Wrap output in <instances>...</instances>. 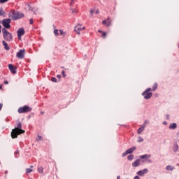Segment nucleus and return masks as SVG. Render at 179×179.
Masks as SVG:
<instances>
[{"instance_id": "f257e3e1", "label": "nucleus", "mask_w": 179, "mask_h": 179, "mask_svg": "<svg viewBox=\"0 0 179 179\" xmlns=\"http://www.w3.org/2000/svg\"><path fill=\"white\" fill-rule=\"evenodd\" d=\"M25 131L22 129V122L17 121L15 128L11 131V138L13 139H16L17 135H22L24 134Z\"/></svg>"}, {"instance_id": "f03ea898", "label": "nucleus", "mask_w": 179, "mask_h": 179, "mask_svg": "<svg viewBox=\"0 0 179 179\" xmlns=\"http://www.w3.org/2000/svg\"><path fill=\"white\" fill-rule=\"evenodd\" d=\"M8 16L13 20H17V19H22V17H24V14L15 11V10H12L9 13Z\"/></svg>"}, {"instance_id": "7ed1b4c3", "label": "nucleus", "mask_w": 179, "mask_h": 179, "mask_svg": "<svg viewBox=\"0 0 179 179\" xmlns=\"http://www.w3.org/2000/svg\"><path fill=\"white\" fill-rule=\"evenodd\" d=\"M1 31L3 33V37L4 40H6V41H12V40H13L12 34H10V32H9L8 30H6V29L3 28L1 29Z\"/></svg>"}, {"instance_id": "20e7f679", "label": "nucleus", "mask_w": 179, "mask_h": 179, "mask_svg": "<svg viewBox=\"0 0 179 179\" xmlns=\"http://www.w3.org/2000/svg\"><path fill=\"white\" fill-rule=\"evenodd\" d=\"M150 92H152V88H148L142 93V96H143L145 100H149L153 96V94Z\"/></svg>"}, {"instance_id": "39448f33", "label": "nucleus", "mask_w": 179, "mask_h": 179, "mask_svg": "<svg viewBox=\"0 0 179 179\" xmlns=\"http://www.w3.org/2000/svg\"><path fill=\"white\" fill-rule=\"evenodd\" d=\"M30 111H31V108H30V106H27L20 107L18 109V113L20 114H23V113H30Z\"/></svg>"}, {"instance_id": "423d86ee", "label": "nucleus", "mask_w": 179, "mask_h": 179, "mask_svg": "<svg viewBox=\"0 0 179 179\" xmlns=\"http://www.w3.org/2000/svg\"><path fill=\"white\" fill-rule=\"evenodd\" d=\"M151 156L150 155H144L139 157V159L142 160L143 163H152V160H150Z\"/></svg>"}, {"instance_id": "0eeeda50", "label": "nucleus", "mask_w": 179, "mask_h": 179, "mask_svg": "<svg viewBox=\"0 0 179 179\" xmlns=\"http://www.w3.org/2000/svg\"><path fill=\"white\" fill-rule=\"evenodd\" d=\"M10 22H12V20L10 18L3 20L2 24L4 29H10Z\"/></svg>"}, {"instance_id": "6e6552de", "label": "nucleus", "mask_w": 179, "mask_h": 179, "mask_svg": "<svg viewBox=\"0 0 179 179\" xmlns=\"http://www.w3.org/2000/svg\"><path fill=\"white\" fill-rule=\"evenodd\" d=\"M25 52H26V50H24V49L20 50L16 55L17 58H18V59H23V58H24Z\"/></svg>"}, {"instance_id": "1a4fd4ad", "label": "nucleus", "mask_w": 179, "mask_h": 179, "mask_svg": "<svg viewBox=\"0 0 179 179\" xmlns=\"http://www.w3.org/2000/svg\"><path fill=\"white\" fill-rule=\"evenodd\" d=\"M24 28H20L18 29L17 31L18 40H22V36H24Z\"/></svg>"}, {"instance_id": "9d476101", "label": "nucleus", "mask_w": 179, "mask_h": 179, "mask_svg": "<svg viewBox=\"0 0 179 179\" xmlns=\"http://www.w3.org/2000/svg\"><path fill=\"white\" fill-rule=\"evenodd\" d=\"M85 27H82V25L80 24H77L76 27H75V31L76 33H77L78 35L80 34V31H82V30H85Z\"/></svg>"}, {"instance_id": "9b49d317", "label": "nucleus", "mask_w": 179, "mask_h": 179, "mask_svg": "<svg viewBox=\"0 0 179 179\" xmlns=\"http://www.w3.org/2000/svg\"><path fill=\"white\" fill-rule=\"evenodd\" d=\"M148 173H149V170L148 169H145L142 171H138L137 175L143 177V176H145V174H148Z\"/></svg>"}, {"instance_id": "f8f14e48", "label": "nucleus", "mask_w": 179, "mask_h": 179, "mask_svg": "<svg viewBox=\"0 0 179 179\" xmlns=\"http://www.w3.org/2000/svg\"><path fill=\"white\" fill-rule=\"evenodd\" d=\"M8 69L11 73L16 74V66H13V64H8Z\"/></svg>"}, {"instance_id": "ddd939ff", "label": "nucleus", "mask_w": 179, "mask_h": 179, "mask_svg": "<svg viewBox=\"0 0 179 179\" xmlns=\"http://www.w3.org/2000/svg\"><path fill=\"white\" fill-rule=\"evenodd\" d=\"M102 24L107 27L111 26V19H110V17H108L106 20H104L102 22Z\"/></svg>"}, {"instance_id": "4468645a", "label": "nucleus", "mask_w": 179, "mask_h": 179, "mask_svg": "<svg viewBox=\"0 0 179 179\" xmlns=\"http://www.w3.org/2000/svg\"><path fill=\"white\" fill-rule=\"evenodd\" d=\"M3 45L5 48V50H6V51H9V50H10V48L9 47V45L7 44V43H6L5 41H3Z\"/></svg>"}, {"instance_id": "2eb2a0df", "label": "nucleus", "mask_w": 179, "mask_h": 179, "mask_svg": "<svg viewBox=\"0 0 179 179\" xmlns=\"http://www.w3.org/2000/svg\"><path fill=\"white\" fill-rule=\"evenodd\" d=\"M134 150H136V147H132L131 148H129L126 151L127 152V154L129 155V154L132 153L133 152H134Z\"/></svg>"}, {"instance_id": "dca6fc26", "label": "nucleus", "mask_w": 179, "mask_h": 179, "mask_svg": "<svg viewBox=\"0 0 179 179\" xmlns=\"http://www.w3.org/2000/svg\"><path fill=\"white\" fill-rule=\"evenodd\" d=\"M158 86L159 85H157V83H155L153 84L152 89L151 88V92H156V90H157Z\"/></svg>"}, {"instance_id": "f3484780", "label": "nucleus", "mask_w": 179, "mask_h": 179, "mask_svg": "<svg viewBox=\"0 0 179 179\" xmlns=\"http://www.w3.org/2000/svg\"><path fill=\"white\" fill-rule=\"evenodd\" d=\"M140 160L139 159H136L133 164L132 166L133 167H138V166H139L140 164Z\"/></svg>"}, {"instance_id": "a211bd4d", "label": "nucleus", "mask_w": 179, "mask_h": 179, "mask_svg": "<svg viewBox=\"0 0 179 179\" xmlns=\"http://www.w3.org/2000/svg\"><path fill=\"white\" fill-rule=\"evenodd\" d=\"M145 125L141 126L138 129V134H142L143 131H145Z\"/></svg>"}, {"instance_id": "6ab92c4d", "label": "nucleus", "mask_w": 179, "mask_h": 179, "mask_svg": "<svg viewBox=\"0 0 179 179\" xmlns=\"http://www.w3.org/2000/svg\"><path fill=\"white\" fill-rule=\"evenodd\" d=\"M166 170H167V171H173V170H174V166H172L171 165H168L166 167Z\"/></svg>"}, {"instance_id": "aec40b11", "label": "nucleus", "mask_w": 179, "mask_h": 179, "mask_svg": "<svg viewBox=\"0 0 179 179\" xmlns=\"http://www.w3.org/2000/svg\"><path fill=\"white\" fill-rule=\"evenodd\" d=\"M177 128V124L172 123L169 125V129H176Z\"/></svg>"}, {"instance_id": "412c9836", "label": "nucleus", "mask_w": 179, "mask_h": 179, "mask_svg": "<svg viewBox=\"0 0 179 179\" xmlns=\"http://www.w3.org/2000/svg\"><path fill=\"white\" fill-rule=\"evenodd\" d=\"M38 172L40 173V174H43V173H44V168H43V166H38Z\"/></svg>"}, {"instance_id": "4be33fe9", "label": "nucleus", "mask_w": 179, "mask_h": 179, "mask_svg": "<svg viewBox=\"0 0 179 179\" xmlns=\"http://www.w3.org/2000/svg\"><path fill=\"white\" fill-rule=\"evenodd\" d=\"M5 15H6V13H5V10H3V8H0V16L5 17Z\"/></svg>"}, {"instance_id": "5701e85b", "label": "nucleus", "mask_w": 179, "mask_h": 179, "mask_svg": "<svg viewBox=\"0 0 179 179\" xmlns=\"http://www.w3.org/2000/svg\"><path fill=\"white\" fill-rule=\"evenodd\" d=\"M98 31H99V33H101L102 37L103 38H106V36H107V33H106L105 31H103L101 30H99Z\"/></svg>"}, {"instance_id": "b1692460", "label": "nucleus", "mask_w": 179, "mask_h": 179, "mask_svg": "<svg viewBox=\"0 0 179 179\" xmlns=\"http://www.w3.org/2000/svg\"><path fill=\"white\" fill-rule=\"evenodd\" d=\"M173 150H174V152H177V150H178V144H177V143L174 144Z\"/></svg>"}, {"instance_id": "393cba45", "label": "nucleus", "mask_w": 179, "mask_h": 179, "mask_svg": "<svg viewBox=\"0 0 179 179\" xmlns=\"http://www.w3.org/2000/svg\"><path fill=\"white\" fill-rule=\"evenodd\" d=\"M128 160H134V155H130L127 157Z\"/></svg>"}, {"instance_id": "a878e982", "label": "nucleus", "mask_w": 179, "mask_h": 179, "mask_svg": "<svg viewBox=\"0 0 179 179\" xmlns=\"http://www.w3.org/2000/svg\"><path fill=\"white\" fill-rule=\"evenodd\" d=\"M19 153H20L19 150H16L15 152L14 155H15V157H19Z\"/></svg>"}, {"instance_id": "bb28decb", "label": "nucleus", "mask_w": 179, "mask_h": 179, "mask_svg": "<svg viewBox=\"0 0 179 179\" xmlns=\"http://www.w3.org/2000/svg\"><path fill=\"white\" fill-rule=\"evenodd\" d=\"M31 171H33V169H26V173L27 174H29V173H31Z\"/></svg>"}, {"instance_id": "cd10ccee", "label": "nucleus", "mask_w": 179, "mask_h": 179, "mask_svg": "<svg viewBox=\"0 0 179 179\" xmlns=\"http://www.w3.org/2000/svg\"><path fill=\"white\" fill-rule=\"evenodd\" d=\"M58 29H55L54 30V34H55L56 36H59V33H58Z\"/></svg>"}, {"instance_id": "c85d7f7f", "label": "nucleus", "mask_w": 179, "mask_h": 179, "mask_svg": "<svg viewBox=\"0 0 179 179\" xmlns=\"http://www.w3.org/2000/svg\"><path fill=\"white\" fill-rule=\"evenodd\" d=\"M59 31V34H60L61 36H65V33H64V31H62V30L60 29Z\"/></svg>"}, {"instance_id": "c756f323", "label": "nucleus", "mask_w": 179, "mask_h": 179, "mask_svg": "<svg viewBox=\"0 0 179 179\" xmlns=\"http://www.w3.org/2000/svg\"><path fill=\"white\" fill-rule=\"evenodd\" d=\"M8 1H9V0H0V3H5L8 2Z\"/></svg>"}, {"instance_id": "7c9ffc66", "label": "nucleus", "mask_w": 179, "mask_h": 179, "mask_svg": "<svg viewBox=\"0 0 179 179\" xmlns=\"http://www.w3.org/2000/svg\"><path fill=\"white\" fill-rule=\"evenodd\" d=\"M51 80H52V82L57 83V78H56L55 77H52V78H51Z\"/></svg>"}, {"instance_id": "2f4dec72", "label": "nucleus", "mask_w": 179, "mask_h": 179, "mask_svg": "<svg viewBox=\"0 0 179 179\" xmlns=\"http://www.w3.org/2000/svg\"><path fill=\"white\" fill-rule=\"evenodd\" d=\"M25 9H29V10H30V6L29 4H26Z\"/></svg>"}, {"instance_id": "473e14b6", "label": "nucleus", "mask_w": 179, "mask_h": 179, "mask_svg": "<svg viewBox=\"0 0 179 179\" xmlns=\"http://www.w3.org/2000/svg\"><path fill=\"white\" fill-rule=\"evenodd\" d=\"M62 75H63V78H65L66 76V74H65V71H62Z\"/></svg>"}, {"instance_id": "72a5a7b5", "label": "nucleus", "mask_w": 179, "mask_h": 179, "mask_svg": "<svg viewBox=\"0 0 179 179\" xmlns=\"http://www.w3.org/2000/svg\"><path fill=\"white\" fill-rule=\"evenodd\" d=\"M138 142H143V138H142V137H138Z\"/></svg>"}, {"instance_id": "f704fd0d", "label": "nucleus", "mask_w": 179, "mask_h": 179, "mask_svg": "<svg viewBox=\"0 0 179 179\" xmlns=\"http://www.w3.org/2000/svg\"><path fill=\"white\" fill-rule=\"evenodd\" d=\"M127 155H128L127 151L123 152L122 156V157H124V156H127Z\"/></svg>"}, {"instance_id": "c9c22d12", "label": "nucleus", "mask_w": 179, "mask_h": 179, "mask_svg": "<svg viewBox=\"0 0 179 179\" xmlns=\"http://www.w3.org/2000/svg\"><path fill=\"white\" fill-rule=\"evenodd\" d=\"M148 124H149V121L145 120L143 125H145V127H146V125H148Z\"/></svg>"}, {"instance_id": "e433bc0d", "label": "nucleus", "mask_w": 179, "mask_h": 179, "mask_svg": "<svg viewBox=\"0 0 179 179\" xmlns=\"http://www.w3.org/2000/svg\"><path fill=\"white\" fill-rule=\"evenodd\" d=\"M29 23H30V24H33V23H34V22H33V18H31V19L29 20Z\"/></svg>"}, {"instance_id": "4c0bfd02", "label": "nucleus", "mask_w": 179, "mask_h": 179, "mask_svg": "<svg viewBox=\"0 0 179 179\" xmlns=\"http://www.w3.org/2000/svg\"><path fill=\"white\" fill-rule=\"evenodd\" d=\"M2 107H3V104L0 103V111H1V110H2Z\"/></svg>"}, {"instance_id": "58836bf2", "label": "nucleus", "mask_w": 179, "mask_h": 179, "mask_svg": "<svg viewBox=\"0 0 179 179\" xmlns=\"http://www.w3.org/2000/svg\"><path fill=\"white\" fill-rule=\"evenodd\" d=\"M38 141H43V138L41 137V136H38Z\"/></svg>"}, {"instance_id": "ea45409f", "label": "nucleus", "mask_w": 179, "mask_h": 179, "mask_svg": "<svg viewBox=\"0 0 179 179\" xmlns=\"http://www.w3.org/2000/svg\"><path fill=\"white\" fill-rule=\"evenodd\" d=\"M134 179H141V178H139V176H136L134 178Z\"/></svg>"}, {"instance_id": "a19ab883", "label": "nucleus", "mask_w": 179, "mask_h": 179, "mask_svg": "<svg viewBox=\"0 0 179 179\" xmlns=\"http://www.w3.org/2000/svg\"><path fill=\"white\" fill-rule=\"evenodd\" d=\"M57 77L59 78V79H61V75H57Z\"/></svg>"}, {"instance_id": "79ce46f5", "label": "nucleus", "mask_w": 179, "mask_h": 179, "mask_svg": "<svg viewBox=\"0 0 179 179\" xmlns=\"http://www.w3.org/2000/svg\"><path fill=\"white\" fill-rule=\"evenodd\" d=\"M90 15H92V16H93V10H92L90 11Z\"/></svg>"}, {"instance_id": "37998d69", "label": "nucleus", "mask_w": 179, "mask_h": 179, "mask_svg": "<svg viewBox=\"0 0 179 179\" xmlns=\"http://www.w3.org/2000/svg\"><path fill=\"white\" fill-rule=\"evenodd\" d=\"M9 83L8 81H4V85H8Z\"/></svg>"}, {"instance_id": "c03bdc74", "label": "nucleus", "mask_w": 179, "mask_h": 179, "mask_svg": "<svg viewBox=\"0 0 179 179\" xmlns=\"http://www.w3.org/2000/svg\"><path fill=\"white\" fill-rule=\"evenodd\" d=\"M74 2H75V0H71V5H72V3H73Z\"/></svg>"}, {"instance_id": "a18cd8bd", "label": "nucleus", "mask_w": 179, "mask_h": 179, "mask_svg": "<svg viewBox=\"0 0 179 179\" xmlns=\"http://www.w3.org/2000/svg\"><path fill=\"white\" fill-rule=\"evenodd\" d=\"M117 179H121V177L120 176H117Z\"/></svg>"}, {"instance_id": "49530a36", "label": "nucleus", "mask_w": 179, "mask_h": 179, "mask_svg": "<svg viewBox=\"0 0 179 179\" xmlns=\"http://www.w3.org/2000/svg\"><path fill=\"white\" fill-rule=\"evenodd\" d=\"M166 117H167V118H170V115H166Z\"/></svg>"}, {"instance_id": "de8ad7c7", "label": "nucleus", "mask_w": 179, "mask_h": 179, "mask_svg": "<svg viewBox=\"0 0 179 179\" xmlns=\"http://www.w3.org/2000/svg\"><path fill=\"white\" fill-rule=\"evenodd\" d=\"M164 125H167V122H164Z\"/></svg>"}, {"instance_id": "09e8293b", "label": "nucleus", "mask_w": 179, "mask_h": 179, "mask_svg": "<svg viewBox=\"0 0 179 179\" xmlns=\"http://www.w3.org/2000/svg\"><path fill=\"white\" fill-rule=\"evenodd\" d=\"M2 86H3L2 85H0V90L1 89H2Z\"/></svg>"}, {"instance_id": "8fccbe9b", "label": "nucleus", "mask_w": 179, "mask_h": 179, "mask_svg": "<svg viewBox=\"0 0 179 179\" xmlns=\"http://www.w3.org/2000/svg\"><path fill=\"white\" fill-rule=\"evenodd\" d=\"M1 27H2L0 25V34H1Z\"/></svg>"}, {"instance_id": "3c124183", "label": "nucleus", "mask_w": 179, "mask_h": 179, "mask_svg": "<svg viewBox=\"0 0 179 179\" xmlns=\"http://www.w3.org/2000/svg\"><path fill=\"white\" fill-rule=\"evenodd\" d=\"M41 114H44V112H41Z\"/></svg>"}, {"instance_id": "603ef678", "label": "nucleus", "mask_w": 179, "mask_h": 179, "mask_svg": "<svg viewBox=\"0 0 179 179\" xmlns=\"http://www.w3.org/2000/svg\"><path fill=\"white\" fill-rule=\"evenodd\" d=\"M31 169H33V166L32 165L31 166Z\"/></svg>"}, {"instance_id": "864d4df0", "label": "nucleus", "mask_w": 179, "mask_h": 179, "mask_svg": "<svg viewBox=\"0 0 179 179\" xmlns=\"http://www.w3.org/2000/svg\"><path fill=\"white\" fill-rule=\"evenodd\" d=\"M74 12H75V11H73V10L72 11L73 13Z\"/></svg>"}, {"instance_id": "5fc2aeb1", "label": "nucleus", "mask_w": 179, "mask_h": 179, "mask_svg": "<svg viewBox=\"0 0 179 179\" xmlns=\"http://www.w3.org/2000/svg\"><path fill=\"white\" fill-rule=\"evenodd\" d=\"M178 156H179V154H178Z\"/></svg>"}]
</instances>
